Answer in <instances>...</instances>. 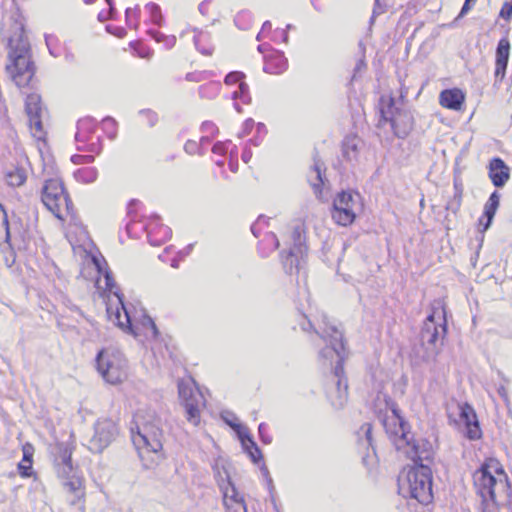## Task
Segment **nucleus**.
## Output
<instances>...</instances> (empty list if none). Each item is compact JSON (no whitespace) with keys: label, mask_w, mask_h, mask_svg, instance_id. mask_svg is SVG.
Here are the masks:
<instances>
[{"label":"nucleus","mask_w":512,"mask_h":512,"mask_svg":"<svg viewBox=\"0 0 512 512\" xmlns=\"http://www.w3.org/2000/svg\"><path fill=\"white\" fill-rule=\"evenodd\" d=\"M414 465L407 471L405 479H398L399 493L407 498L416 499L421 504H428L433 499L432 470L430 464L434 458L432 444L427 439H420L411 450L406 451Z\"/></svg>","instance_id":"1"},{"label":"nucleus","mask_w":512,"mask_h":512,"mask_svg":"<svg viewBox=\"0 0 512 512\" xmlns=\"http://www.w3.org/2000/svg\"><path fill=\"white\" fill-rule=\"evenodd\" d=\"M315 332L330 343L329 346L320 350L319 357L332 359L334 355L337 356V361L333 368V378L336 381V387L333 392L329 393L328 397L334 409L341 410L348 401V381L344 371L346 353L343 332L337 326L326 322L322 333Z\"/></svg>","instance_id":"2"},{"label":"nucleus","mask_w":512,"mask_h":512,"mask_svg":"<svg viewBox=\"0 0 512 512\" xmlns=\"http://www.w3.org/2000/svg\"><path fill=\"white\" fill-rule=\"evenodd\" d=\"M161 420L155 415L144 418L136 415L135 427L130 428L132 442L146 469L152 468L162 457L163 430Z\"/></svg>","instance_id":"3"},{"label":"nucleus","mask_w":512,"mask_h":512,"mask_svg":"<svg viewBox=\"0 0 512 512\" xmlns=\"http://www.w3.org/2000/svg\"><path fill=\"white\" fill-rule=\"evenodd\" d=\"M10 64L6 66L12 80L18 87L27 86L35 74V66L31 60V48L24 27H19V33L9 38Z\"/></svg>","instance_id":"4"},{"label":"nucleus","mask_w":512,"mask_h":512,"mask_svg":"<svg viewBox=\"0 0 512 512\" xmlns=\"http://www.w3.org/2000/svg\"><path fill=\"white\" fill-rule=\"evenodd\" d=\"M496 472L505 479H497L489 470L488 465H482L474 475L475 485L478 487L482 497V512H493L496 505V493L502 489L510 494L511 488L507 476L502 468L496 469Z\"/></svg>","instance_id":"5"},{"label":"nucleus","mask_w":512,"mask_h":512,"mask_svg":"<svg viewBox=\"0 0 512 512\" xmlns=\"http://www.w3.org/2000/svg\"><path fill=\"white\" fill-rule=\"evenodd\" d=\"M381 120L390 123L394 135L400 139L408 136L414 126L410 110L396 104L394 97L382 95L379 99Z\"/></svg>","instance_id":"6"},{"label":"nucleus","mask_w":512,"mask_h":512,"mask_svg":"<svg viewBox=\"0 0 512 512\" xmlns=\"http://www.w3.org/2000/svg\"><path fill=\"white\" fill-rule=\"evenodd\" d=\"M292 244L287 252L281 253V262L283 269L287 274L299 272V266L304 256L307 254L305 245V236L300 226L294 227L291 234Z\"/></svg>","instance_id":"7"},{"label":"nucleus","mask_w":512,"mask_h":512,"mask_svg":"<svg viewBox=\"0 0 512 512\" xmlns=\"http://www.w3.org/2000/svg\"><path fill=\"white\" fill-rule=\"evenodd\" d=\"M96 366L98 372L107 383H120L126 376L124 365L119 357L105 350L98 352Z\"/></svg>","instance_id":"8"},{"label":"nucleus","mask_w":512,"mask_h":512,"mask_svg":"<svg viewBox=\"0 0 512 512\" xmlns=\"http://www.w3.org/2000/svg\"><path fill=\"white\" fill-rule=\"evenodd\" d=\"M118 427L111 419H99L94 425V435L89 440L88 449L102 453L117 437Z\"/></svg>","instance_id":"9"},{"label":"nucleus","mask_w":512,"mask_h":512,"mask_svg":"<svg viewBox=\"0 0 512 512\" xmlns=\"http://www.w3.org/2000/svg\"><path fill=\"white\" fill-rule=\"evenodd\" d=\"M65 193L63 182L58 178L46 180L42 187L41 200L45 207L58 219H62L61 201H66Z\"/></svg>","instance_id":"10"},{"label":"nucleus","mask_w":512,"mask_h":512,"mask_svg":"<svg viewBox=\"0 0 512 512\" xmlns=\"http://www.w3.org/2000/svg\"><path fill=\"white\" fill-rule=\"evenodd\" d=\"M357 205L350 191L339 192L333 200L332 219L340 226L351 225L356 218L355 206Z\"/></svg>","instance_id":"11"},{"label":"nucleus","mask_w":512,"mask_h":512,"mask_svg":"<svg viewBox=\"0 0 512 512\" xmlns=\"http://www.w3.org/2000/svg\"><path fill=\"white\" fill-rule=\"evenodd\" d=\"M114 295L117 298L116 307L113 308L111 304H107L106 307L109 319L123 331L136 336L137 333L133 328L130 313L124 303V295L119 291H115Z\"/></svg>","instance_id":"12"},{"label":"nucleus","mask_w":512,"mask_h":512,"mask_svg":"<svg viewBox=\"0 0 512 512\" xmlns=\"http://www.w3.org/2000/svg\"><path fill=\"white\" fill-rule=\"evenodd\" d=\"M73 448L67 443H57L53 452V466L58 477H67L75 472L72 462Z\"/></svg>","instance_id":"13"},{"label":"nucleus","mask_w":512,"mask_h":512,"mask_svg":"<svg viewBox=\"0 0 512 512\" xmlns=\"http://www.w3.org/2000/svg\"><path fill=\"white\" fill-rule=\"evenodd\" d=\"M383 426L385 428L386 433L389 435L390 439L393 441L395 448L400 451L404 450L406 454L407 450H411L412 446L418 442L420 439H413V437H409L410 434V425L405 420V430L404 435L398 431L399 424L398 422H392L391 419H384Z\"/></svg>","instance_id":"14"},{"label":"nucleus","mask_w":512,"mask_h":512,"mask_svg":"<svg viewBox=\"0 0 512 512\" xmlns=\"http://www.w3.org/2000/svg\"><path fill=\"white\" fill-rule=\"evenodd\" d=\"M447 333V322L446 319H443V323L437 325L435 323V315L434 313L429 314L426 317L424 325L421 329L420 338L422 343H427L429 345L435 346L439 337L444 336Z\"/></svg>","instance_id":"15"},{"label":"nucleus","mask_w":512,"mask_h":512,"mask_svg":"<svg viewBox=\"0 0 512 512\" xmlns=\"http://www.w3.org/2000/svg\"><path fill=\"white\" fill-rule=\"evenodd\" d=\"M511 44L507 37H503L498 41L495 51V84L503 81L509 62Z\"/></svg>","instance_id":"16"},{"label":"nucleus","mask_w":512,"mask_h":512,"mask_svg":"<svg viewBox=\"0 0 512 512\" xmlns=\"http://www.w3.org/2000/svg\"><path fill=\"white\" fill-rule=\"evenodd\" d=\"M461 421L465 425V436L469 440H477L481 438L482 431L479 425V421L476 415L475 410L471 405L468 403H465L460 406V413H459Z\"/></svg>","instance_id":"17"},{"label":"nucleus","mask_w":512,"mask_h":512,"mask_svg":"<svg viewBox=\"0 0 512 512\" xmlns=\"http://www.w3.org/2000/svg\"><path fill=\"white\" fill-rule=\"evenodd\" d=\"M488 174L493 185L502 188L510 178V168L501 158L494 157L489 162Z\"/></svg>","instance_id":"18"},{"label":"nucleus","mask_w":512,"mask_h":512,"mask_svg":"<svg viewBox=\"0 0 512 512\" xmlns=\"http://www.w3.org/2000/svg\"><path fill=\"white\" fill-rule=\"evenodd\" d=\"M20 219L13 217L12 221L8 219L7 213L4 206L0 203V241L3 240L5 243L11 246V239L13 236H19L22 238L21 232L18 230Z\"/></svg>","instance_id":"19"},{"label":"nucleus","mask_w":512,"mask_h":512,"mask_svg":"<svg viewBox=\"0 0 512 512\" xmlns=\"http://www.w3.org/2000/svg\"><path fill=\"white\" fill-rule=\"evenodd\" d=\"M465 101V94L458 88L445 89L439 95V103L442 107L459 111Z\"/></svg>","instance_id":"20"},{"label":"nucleus","mask_w":512,"mask_h":512,"mask_svg":"<svg viewBox=\"0 0 512 512\" xmlns=\"http://www.w3.org/2000/svg\"><path fill=\"white\" fill-rule=\"evenodd\" d=\"M60 478L64 480V489L73 495V498L70 500V504L76 505L85 495L83 479L76 475V472L71 473L67 477Z\"/></svg>","instance_id":"21"},{"label":"nucleus","mask_w":512,"mask_h":512,"mask_svg":"<svg viewBox=\"0 0 512 512\" xmlns=\"http://www.w3.org/2000/svg\"><path fill=\"white\" fill-rule=\"evenodd\" d=\"M499 204L500 194L498 191H493L484 205L483 216L479 219V224L482 226V231H486L490 228Z\"/></svg>","instance_id":"22"},{"label":"nucleus","mask_w":512,"mask_h":512,"mask_svg":"<svg viewBox=\"0 0 512 512\" xmlns=\"http://www.w3.org/2000/svg\"><path fill=\"white\" fill-rule=\"evenodd\" d=\"M313 166L308 174V181L310 182L314 193L319 194L322 192L324 185L323 171H325L324 163L318 158L317 153L313 156Z\"/></svg>","instance_id":"23"},{"label":"nucleus","mask_w":512,"mask_h":512,"mask_svg":"<svg viewBox=\"0 0 512 512\" xmlns=\"http://www.w3.org/2000/svg\"><path fill=\"white\" fill-rule=\"evenodd\" d=\"M362 141L357 136H346L342 142V156L349 163L357 162Z\"/></svg>","instance_id":"24"},{"label":"nucleus","mask_w":512,"mask_h":512,"mask_svg":"<svg viewBox=\"0 0 512 512\" xmlns=\"http://www.w3.org/2000/svg\"><path fill=\"white\" fill-rule=\"evenodd\" d=\"M212 471L216 483L222 493L223 496H227L228 486H227V474H230L227 468V463L222 458L215 459L212 464Z\"/></svg>","instance_id":"25"},{"label":"nucleus","mask_w":512,"mask_h":512,"mask_svg":"<svg viewBox=\"0 0 512 512\" xmlns=\"http://www.w3.org/2000/svg\"><path fill=\"white\" fill-rule=\"evenodd\" d=\"M288 68V60L282 52H276L266 59L263 70L268 74L279 75Z\"/></svg>","instance_id":"26"},{"label":"nucleus","mask_w":512,"mask_h":512,"mask_svg":"<svg viewBox=\"0 0 512 512\" xmlns=\"http://www.w3.org/2000/svg\"><path fill=\"white\" fill-rule=\"evenodd\" d=\"M95 119L92 117H85L77 122V131L75 134V140L78 143L85 144L89 141L91 135L95 131Z\"/></svg>","instance_id":"27"},{"label":"nucleus","mask_w":512,"mask_h":512,"mask_svg":"<svg viewBox=\"0 0 512 512\" xmlns=\"http://www.w3.org/2000/svg\"><path fill=\"white\" fill-rule=\"evenodd\" d=\"M454 194L453 197L448 200L446 203V210L452 212L453 214H457L462 204L463 197V183L460 178L455 177L453 181Z\"/></svg>","instance_id":"28"},{"label":"nucleus","mask_w":512,"mask_h":512,"mask_svg":"<svg viewBox=\"0 0 512 512\" xmlns=\"http://www.w3.org/2000/svg\"><path fill=\"white\" fill-rule=\"evenodd\" d=\"M25 112L28 119L42 117L43 108L41 103V96L37 93L27 95L25 100Z\"/></svg>","instance_id":"29"},{"label":"nucleus","mask_w":512,"mask_h":512,"mask_svg":"<svg viewBox=\"0 0 512 512\" xmlns=\"http://www.w3.org/2000/svg\"><path fill=\"white\" fill-rule=\"evenodd\" d=\"M5 179L9 186L20 187L27 180L26 170L22 167H15L5 173Z\"/></svg>","instance_id":"30"},{"label":"nucleus","mask_w":512,"mask_h":512,"mask_svg":"<svg viewBox=\"0 0 512 512\" xmlns=\"http://www.w3.org/2000/svg\"><path fill=\"white\" fill-rule=\"evenodd\" d=\"M178 393L179 397L183 402V405L187 402H192L196 400H203L202 394L198 390H194L189 384L184 381H180L178 383Z\"/></svg>","instance_id":"31"},{"label":"nucleus","mask_w":512,"mask_h":512,"mask_svg":"<svg viewBox=\"0 0 512 512\" xmlns=\"http://www.w3.org/2000/svg\"><path fill=\"white\" fill-rule=\"evenodd\" d=\"M204 405L203 400H196L192 402H187L183 406L185 408L186 419L189 423L197 426L200 423V405Z\"/></svg>","instance_id":"32"},{"label":"nucleus","mask_w":512,"mask_h":512,"mask_svg":"<svg viewBox=\"0 0 512 512\" xmlns=\"http://www.w3.org/2000/svg\"><path fill=\"white\" fill-rule=\"evenodd\" d=\"M225 423L236 432L238 439L240 440L244 450H248V445L251 444V441H254V439L251 436L247 427L243 426L240 423L228 422L227 420H225Z\"/></svg>","instance_id":"33"},{"label":"nucleus","mask_w":512,"mask_h":512,"mask_svg":"<svg viewBox=\"0 0 512 512\" xmlns=\"http://www.w3.org/2000/svg\"><path fill=\"white\" fill-rule=\"evenodd\" d=\"M195 35L193 38L194 45L196 49L203 55H211L213 49L210 46H206L203 44L204 41H207L210 39V36L208 33L203 32L202 30H199L198 28L193 29Z\"/></svg>","instance_id":"34"},{"label":"nucleus","mask_w":512,"mask_h":512,"mask_svg":"<svg viewBox=\"0 0 512 512\" xmlns=\"http://www.w3.org/2000/svg\"><path fill=\"white\" fill-rule=\"evenodd\" d=\"M98 176V171L94 167H86L82 169H78L75 172V177L77 181L85 184L93 183Z\"/></svg>","instance_id":"35"},{"label":"nucleus","mask_w":512,"mask_h":512,"mask_svg":"<svg viewBox=\"0 0 512 512\" xmlns=\"http://www.w3.org/2000/svg\"><path fill=\"white\" fill-rule=\"evenodd\" d=\"M387 405L392 412V416L387 417L386 419H391L392 422H398V431L401 432L402 435H404L403 431L405 430V419L401 415L400 409L398 408L397 404L393 401H391L390 403L387 402Z\"/></svg>","instance_id":"36"},{"label":"nucleus","mask_w":512,"mask_h":512,"mask_svg":"<svg viewBox=\"0 0 512 512\" xmlns=\"http://www.w3.org/2000/svg\"><path fill=\"white\" fill-rule=\"evenodd\" d=\"M148 34L156 42H163L167 49L172 48L176 44V37L174 35H165L157 30H149Z\"/></svg>","instance_id":"37"},{"label":"nucleus","mask_w":512,"mask_h":512,"mask_svg":"<svg viewBox=\"0 0 512 512\" xmlns=\"http://www.w3.org/2000/svg\"><path fill=\"white\" fill-rule=\"evenodd\" d=\"M146 8L148 9L151 19L154 24L161 26L163 24V16L161 13V8L158 4L154 2H150L146 4Z\"/></svg>","instance_id":"38"},{"label":"nucleus","mask_w":512,"mask_h":512,"mask_svg":"<svg viewBox=\"0 0 512 512\" xmlns=\"http://www.w3.org/2000/svg\"><path fill=\"white\" fill-rule=\"evenodd\" d=\"M29 126L32 130V135L41 140L44 138L45 132L43 130L42 117L29 119Z\"/></svg>","instance_id":"39"},{"label":"nucleus","mask_w":512,"mask_h":512,"mask_svg":"<svg viewBox=\"0 0 512 512\" xmlns=\"http://www.w3.org/2000/svg\"><path fill=\"white\" fill-rule=\"evenodd\" d=\"M227 486H228V502L230 504H236L237 501H244V498L239 495L234 482L231 480L230 474H227Z\"/></svg>","instance_id":"40"},{"label":"nucleus","mask_w":512,"mask_h":512,"mask_svg":"<svg viewBox=\"0 0 512 512\" xmlns=\"http://www.w3.org/2000/svg\"><path fill=\"white\" fill-rule=\"evenodd\" d=\"M361 434L364 435V439L360 438V441L363 444L365 442L367 447H371L372 449H374V447H373V437H372V424L371 423H364L360 427V429L358 431V435H361Z\"/></svg>","instance_id":"41"},{"label":"nucleus","mask_w":512,"mask_h":512,"mask_svg":"<svg viewBox=\"0 0 512 512\" xmlns=\"http://www.w3.org/2000/svg\"><path fill=\"white\" fill-rule=\"evenodd\" d=\"M233 99H241L245 104L250 103L249 86L245 82L239 83V89L233 92Z\"/></svg>","instance_id":"42"},{"label":"nucleus","mask_w":512,"mask_h":512,"mask_svg":"<svg viewBox=\"0 0 512 512\" xmlns=\"http://www.w3.org/2000/svg\"><path fill=\"white\" fill-rule=\"evenodd\" d=\"M223 504L227 512H247L245 501H237L236 504H230L228 502V495L223 496Z\"/></svg>","instance_id":"43"},{"label":"nucleus","mask_w":512,"mask_h":512,"mask_svg":"<svg viewBox=\"0 0 512 512\" xmlns=\"http://www.w3.org/2000/svg\"><path fill=\"white\" fill-rule=\"evenodd\" d=\"M253 463H258L263 459L262 452L255 441H251L248 445V450H245Z\"/></svg>","instance_id":"44"},{"label":"nucleus","mask_w":512,"mask_h":512,"mask_svg":"<svg viewBox=\"0 0 512 512\" xmlns=\"http://www.w3.org/2000/svg\"><path fill=\"white\" fill-rule=\"evenodd\" d=\"M387 8L388 5L386 3V0H375L372 16L370 18V24L372 25L374 23V20L377 16L385 13L387 11Z\"/></svg>","instance_id":"45"},{"label":"nucleus","mask_w":512,"mask_h":512,"mask_svg":"<svg viewBox=\"0 0 512 512\" xmlns=\"http://www.w3.org/2000/svg\"><path fill=\"white\" fill-rule=\"evenodd\" d=\"M245 78V74L241 71H232L229 72L224 79L225 84L227 85H233L237 82H242V80Z\"/></svg>","instance_id":"46"},{"label":"nucleus","mask_w":512,"mask_h":512,"mask_svg":"<svg viewBox=\"0 0 512 512\" xmlns=\"http://www.w3.org/2000/svg\"><path fill=\"white\" fill-rule=\"evenodd\" d=\"M499 17L506 21H509L512 18V0L503 3L499 12Z\"/></svg>","instance_id":"47"},{"label":"nucleus","mask_w":512,"mask_h":512,"mask_svg":"<svg viewBox=\"0 0 512 512\" xmlns=\"http://www.w3.org/2000/svg\"><path fill=\"white\" fill-rule=\"evenodd\" d=\"M101 274L103 275V277L105 279L106 289L111 292L112 289L114 287H116V282L114 281L113 274H112L111 270L109 269V267H105L104 272H102Z\"/></svg>","instance_id":"48"},{"label":"nucleus","mask_w":512,"mask_h":512,"mask_svg":"<svg viewBox=\"0 0 512 512\" xmlns=\"http://www.w3.org/2000/svg\"><path fill=\"white\" fill-rule=\"evenodd\" d=\"M18 471L22 477H24V478L30 477L32 475V462L21 461L18 464Z\"/></svg>","instance_id":"49"},{"label":"nucleus","mask_w":512,"mask_h":512,"mask_svg":"<svg viewBox=\"0 0 512 512\" xmlns=\"http://www.w3.org/2000/svg\"><path fill=\"white\" fill-rule=\"evenodd\" d=\"M78 150H88L90 152H94L96 154H99L101 152V144L99 140L97 142L92 143H85L83 145H78Z\"/></svg>","instance_id":"50"},{"label":"nucleus","mask_w":512,"mask_h":512,"mask_svg":"<svg viewBox=\"0 0 512 512\" xmlns=\"http://www.w3.org/2000/svg\"><path fill=\"white\" fill-rule=\"evenodd\" d=\"M71 161L74 163V164H88V163H92L94 161V156L93 155H73L71 157Z\"/></svg>","instance_id":"51"},{"label":"nucleus","mask_w":512,"mask_h":512,"mask_svg":"<svg viewBox=\"0 0 512 512\" xmlns=\"http://www.w3.org/2000/svg\"><path fill=\"white\" fill-rule=\"evenodd\" d=\"M258 432L260 439L264 444H270L272 442V437L267 433V426L265 423H261L259 425Z\"/></svg>","instance_id":"52"},{"label":"nucleus","mask_w":512,"mask_h":512,"mask_svg":"<svg viewBox=\"0 0 512 512\" xmlns=\"http://www.w3.org/2000/svg\"><path fill=\"white\" fill-rule=\"evenodd\" d=\"M23 462H32L33 463V452L34 448L31 444H26L23 446Z\"/></svg>","instance_id":"53"},{"label":"nucleus","mask_w":512,"mask_h":512,"mask_svg":"<svg viewBox=\"0 0 512 512\" xmlns=\"http://www.w3.org/2000/svg\"><path fill=\"white\" fill-rule=\"evenodd\" d=\"M201 130L203 132L210 133L212 136H214L218 132V128L211 121H204L201 125Z\"/></svg>","instance_id":"54"},{"label":"nucleus","mask_w":512,"mask_h":512,"mask_svg":"<svg viewBox=\"0 0 512 512\" xmlns=\"http://www.w3.org/2000/svg\"><path fill=\"white\" fill-rule=\"evenodd\" d=\"M106 31L118 38H123L126 35V31L123 27H113L111 25H107Z\"/></svg>","instance_id":"55"},{"label":"nucleus","mask_w":512,"mask_h":512,"mask_svg":"<svg viewBox=\"0 0 512 512\" xmlns=\"http://www.w3.org/2000/svg\"><path fill=\"white\" fill-rule=\"evenodd\" d=\"M477 0H465L461 10H460V13L458 14L456 20L464 17L471 9L472 5L476 2Z\"/></svg>","instance_id":"56"},{"label":"nucleus","mask_w":512,"mask_h":512,"mask_svg":"<svg viewBox=\"0 0 512 512\" xmlns=\"http://www.w3.org/2000/svg\"><path fill=\"white\" fill-rule=\"evenodd\" d=\"M198 149H199V146H198L197 142H195L193 140H188L184 145V150L190 155L197 153Z\"/></svg>","instance_id":"57"},{"label":"nucleus","mask_w":512,"mask_h":512,"mask_svg":"<svg viewBox=\"0 0 512 512\" xmlns=\"http://www.w3.org/2000/svg\"><path fill=\"white\" fill-rule=\"evenodd\" d=\"M92 261H93V264H94L97 272L100 273V274L102 272H104L105 267H108L107 262L103 258L99 259L97 257H93Z\"/></svg>","instance_id":"58"},{"label":"nucleus","mask_w":512,"mask_h":512,"mask_svg":"<svg viewBox=\"0 0 512 512\" xmlns=\"http://www.w3.org/2000/svg\"><path fill=\"white\" fill-rule=\"evenodd\" d=\"M212 152L215 154H225L226 152V143L218 141L213 145Z\"/></svg>","instance_id":"59"},{"label":"nucleus","mask_w":512,"mask_h":512,"mask_svg":"<svg viewBox=\"0 0 512 512\" xmlns=\"http://www.w3.org/2000/svg\"><path fill=\"white\" fill-rule=\"evenodd\" d=\"M144 321H145L144 325L145 324L149 325L151 330H152V333H153L154 337H157L158 334H159V331H158V328H157L155 322L152 320V318L149 317V316H144Z\"/></svg>","instance_id":"60"},{"label":"nucleus","mask_w":512,"mask_h":512,"mask_svg":"<svg viewBox=\"0 0 512 512\" xmlns=\"http://www.w3.org/2000/svg\"><path fill=\"white\" fill-rule=\"evenodd\" d=\"M141 114H147L148 115V119H149V124L150 126H154L156 121H157V116L154 112L150 111V110H141L140 111Z\"/></svg>","instance_id":"61"},{"label":"nucleus","mask_w":512,"mask_h":512,"mask_svg":"<svg viewBox=\"0 0 512 512\" xmlns=\"http://www.w3.org/2000/svg\"><path fill=\"white\" fill-rule=\"evenodd\" d=\"M262 221H265V217H264L263 215H260V216L258 217V219H257L256 223H254V224H252V225H251V232H252V234H253L255 237H258V236H259V232H258V230H257L256 226H257L258 224H260Z\"/></svg>","instance_id":"62"},{"label":"nucleus","mask_w":512,"mask_h":512,"mask_svg":"<svg viewBox=\"0 0 512 512\" xmlns=\"http://www.w3.org/2000/svg\"><path fill=\"white\" fill-rule=\"evenodd\" d=\"M254 126V120L253 119H247L245 122H244V127H243V133L244 134H248L250 133L251 129L253 128Z\"/></svg>","instance_id":"63"},{"label":"nucleus","mask_w":512,"mask_h":512,"mask_svg":"<svg viewBox=\"0 0 512 512\" xmlns=\"http://www.w3.org/2000/svg\"><path fill=\"white\" fill-rule=\"evenodd\" d=\"M252 157V151L248 148H245L243 153H242V160L245 162V163H248L250 161Z\"/></svg>","instance_id":"64"}]
</instances>
